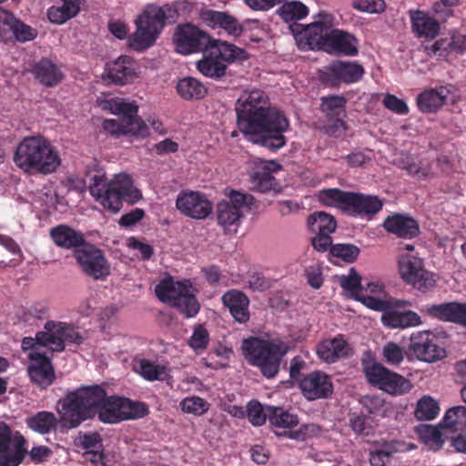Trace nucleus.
<instances>
[{
    "label": "nucleus",
    "instance_id": "423d86ee",
    "mask_svg": "<svg viewBox=\"0 0 466 466\" xmlns=\"http://www.w3.org/2000/svg\"><path fill=\"white\" fill-rule=\"evenodd\" d=\"M198 291L190 279L175 280L170 276L161 279L155 287L157 298L187 319L196 317L200 310V303L196 296Z\"/></svg>",
    "mask_w": 466,
    "mask_h": 466
},
{
    "label": "nucleus",
    "instance_id": "2f4dec72",
    "mask_svg": "<svg viewBox=\"0 0 466 466\" xmlns=\"http://www.w3.org/2000/svg\"><path fill=\"white\" fill-rule=\"evenodd\" d=\"M49 235L56 247L67 250L74 249V252L87 243L82 232L65 224L52 228Z\"/></svg>",
    "mask_w": 466,
    "mask_h": 466
},
{
    "label": "nucleus",
    "instance_id": "72a5a7b5",
    "mask_svg": "<svg viewBox=\"0 0 466 466\" xmlns=\"http://www.w3.org/2000/svg\"><path fill=\"white\" fill-rule=\"evenodd\" d=\"M450 93L449 88L443 86L425 89L416 98L418 109L424 114L437 112L446 103Z\"/></svg>",
    "mask_w": 466,
    "mask_h": 466
},
{
    "label": "nucleus",
    "instance_id": "cd10ccee",
    "mask_svg": "<svg viewBox=\"0 0 466 466\" xmlns=\"http://www.w3.org/2000/svg\"><path fill=\"white\" fill-rule=\"evenodd\" d=\"M351 350L350 343L342 334L332 339H325L317 346L318 357L327 363H334L339 359L350 356Z\"/></svg>",
    "mask_w": 466,
    "mask_h": 466
},
{
    "label": "nucleus",
    "instance_id": "9b49d317",
    "mask_svg": "<svg viewBox=\"0 0 466 466\" xmlns=\"http://www.w3.org/2000/svg\"><path fill=\"white\" fill-rule=\"evenodd\" d=\"M399 273L402 280L414 289L427 292L436 284L435 274L425 268L421 258L413 254L400 255L398 261Z\"/></svg>",
    "mask_w": 466,
    "mask_h": 466
},
{
    "label": "nucleus",
    "instance_id": "dca6fc26",
    "mask_svg": "<svg viewBox=\"0 0 466 466\" xmlns=\"http://www.w3.org/2000/svg\"><path fill=\"white\" fill-rule=\"evenodd\" d=\"M173 43L176 52L181 55H189L208 49L212 39L196 25L186 23L176 27Z\"/></svg>",
    "mask_w": 466,
    "mask_h": 466
},
{
    "label": "nucleus",
    "instance_id": "79ce46f5",
    "mask_svg": "<svg viewBox=\"0 0 466 466\" xmlns=\"http://www.w3.org/2000/svg\"><path fill=\"white\" fill-rule=\"evenodd\" d=\"M308 227L314 234L331 235L337 228V221L330 214L319 211L309 216Z\"/></svg>",
    "mask_w": 466,
    "mask_h": 466
},
{
    "label": "nucleus",
    "instance_id": "c756f323",
    "mask_svg": "<svg viewBox=\"0 0 466 466\" xmlns=\"http://www.w3.org/2000/svg\"><path fill=\"white\" fill-rule=\"evenodd\" d=\"M412 33L420 38L434 39L440 33V22L420 9L409 10Z\"/></svg>",
    "mask_w": 466,
    "mask_h": 466
},
{
    "label": "nucleus",
    "instance_id": "5fc2aeb1",
    "mask_svg": "<svg viewBox=\"0 0 466 466\" xmlns=\"http://www.w3.org/2000/svg\"><path fill=\"white\" fill-rule=\"evenodd\" d=\"M348 425L358 435L368 436L372 431L370 417L363 413L352 412L349 415Z\"/></svg>",
    "mask_w": 466,
    "mask_h": 466
},
{
    "label": "nucleus",
    "instance_id": "13d9d810",
    "mask_svg": "<svg viewBox=\"0 0 466 466\" xmlns=\"http://www.w3.org/2000/svg\"><path fill=\"white\" fill-rule=\"evenodd\" d=\"M382 355L386 362L391 365H399L404 359L403 349L394 342H388L382 349Z\"/></svg>",
    "mask_w": 466,
    "mask_h": 466
},
{
    "label": "nucleus",
    "instance_id": "6e6552de",
    "mask_svg": "<svg viewBox=\"0 0 466 466\" xmlns=\"http://www.w3.org/2000/svg\"><path fill=\"white\" fill-rule=\"evenodd\" d=\"M96 393L99 396L96 405V417L103 423L115 424L123 420L140 419L149 412L147 405L144 402L116 395L109 396L99 385H96Z\"/></svg>",
    "mask_w": 466,
    "mask_h": 466
},
{
    "label": "nucleus",
    "instance_id": "9d476101",
    "mask_svg": "<svg viewBox=\"0 0 466 466\" xmlns=\"http://www.w3.org/2000/svg\"><path fill=\"white\" fill-rule=\"evenodd\" d=\"M227 197L228 200H222L217 205L218 224L225 231L232 226H238L244 212L250 211L255 206V198L252 195L231 189Z\"/></svg>",
    "mask_w": 466,
    "mask_h": 466
},
{
    "label": "nucleus",
    "instance_id": "412c9836",
    "mask_svg": "<svg viewBox=\"0 0 466 466\" xmlns=\"http://www.w3.org/2000/svg\"><path fill=\"white\" fill-rule=\"evenodd\" d=\"M420 312L443 322H451L466 327V303L451 301L441 304H427Z\"/></svg>",
    "mask_w": 466,
    "mask_h": 466
},
{
    "label": "nucleus",
    "instance_id": "c85d7f7f",
    "mask_svg": "<svg viewBox=\"0 0 466 466\" xmlns=\"http://www.w3.org/2000/svg\"><path fill=\"white\" fill-rule=\"evenodd\" d=\"M136 76L135 62L128 56H121L106 66L104 79L115 85H127Z\"/></svg>",
    "mask_w": 466,
    "mask_h": 466
},
{
    "label": "nucleus",
    "instance_id": "20e7f679",
    "mask_svg": "<svg viewBox=\"0 0 466 466\" xmlns=\"http://www.w3.org/2000/svg\"><path fill=\"white\" fill-rule=\"evenodd\" d=\"M177 12L169 5H148L136 19L137 29L129 38V46L136 51L152 46L167 24L175 23Z\"/></svg>",
    "mask_w": 466,
    "mask_h": 466
},
{
    "label": "nucleus",
    "instance_id": "3c124183",
    "mask_svg": "<svg viewBox=\"0 0 466 466\" xmlns=\"http://www.w3.org/2000/svg\"><path fill=\"white\" fill-rule=\"evenodd\" d=\"M56 327H60L62 340H64V344L74 343L80 345L84 342V336L72 325L67 324L66 322H56L53 320H48L45 324V329H52Z\"/></svg>",
    "mask_w": 466,
    "mask_h": 466
},
{
    "label": "nucleus",
    "instance_id": "aec40b11",
    "mask_svg": "<svg viewBox=\"0 0 466 466\" xmlns=\"http://www.w3.org/2000/svg\"><path fill=\"white\" fill-rule=\"evenodd\" d=\"M299 388L308 400L327 399L333 393L331 379L325 372L317 370L304 376L299 380Z\"/></svg>",
    "mask_w": 466,
    "mask_h": 466
},
{
    "label": "nucleus",
    "instance_id": "a211bd4d",
    "mask_svg": "<svg viewBox=\"0 0 466 466\" xmlns=\"http://www.w3.org/2000/svg\"><path fill=\"white\" fill-rule=\"evenodd\" d=\"M339 285L340 287L349 291L350 296L355 300L360 301L367 308L382 311L389 308L390 303L386 299H381L380 298H375L365 294L363 292V284L361 283V277L355 270L354 268L350 269L348 275H342L339 277Z\"/></svg>",
    "mask_w": 466,
    "mask_h": 466
},
{
    "label": "nucleus",
    "instance_id": "5701e85b",
    "mask_svg": "<svg viewBox=\"0 0 466 466\" xmlns=\"http://www.w3.org/2000/svg\"><path fill=\"white\" fill-rule=\"evenodd\" d=\"M323 51L329 54L355 56L359 54V40L357 37L340 29L329 30L325 39Z\"/></svg>",
    "mask_w": 466,
    "mask_h": 466
},
{
    "label": "nucleus",
    "instance_id": "f704fd0d",
    "mask_svg": "<svg viewBox=\"0 0 466 466\" xmlns=\"http://www.w3.org/2000/svg\"><path fill=\"white\" fill-rule=\"evenodd\" d=\"M200 18L208 25L213 28H223L226 32L234 36H238L243 32V28L238 24V20L225 12L205 9L200 12Z\"/></svg>",
    "mask_w": 466,
    "mask_h": 466
},
{
    "label": "nucleus",
    "instance_id": "09e8293b",
    "mask_svg": "<svg viewBox=\"0 0 466 466\" xmlns=\"http://www.w3.org/2000/svg\"><path fill=\"white\" fill-rule=\"evenodd\" d=\"M439 412V403L431 396H424L417 403L415 417L419 420H431L435 419Z\"/></svg>",
    "mask_w": 466,
    "mask_h": 466
},
{
    "label": "nucleus",
    "instance_id": "58836bf2",
    "mask_svg": "<svg viewBox=\"0 0 466 466\" xmlns=\"http://www.w3.org/2000/svg\"><path fill=\"white\" fill-rule=\"evenodd\" d=\"M60 418L58 419L53 412L41 410L26 418V426L41 435H46L56 431Z\"/></svg>",
    "mask_w": 466,
    "mask_h": 466
},
{
    "label": "nucleus",
    "instance_id": "e2e57ef3",
    "mask_svg": "<svg viewBox=\"0 0 466 466\" xmlns=\"http://www.w3.org/2000/svg\"><path fill=\"white\" fill-rule=\"evenodd\" d=\"M31 462L35 464H40L47 461L51 456L53 455V451L44 445L35 446L31 449V451L27 450V454Z\"/></svg>",
    "mask_w": 466,
    "mask_h": 466
},
{
    "label": "nucleus",
    "instance_id": "ea45409f",
    "mask_svg": "<svg viewBox=\"0 0 466 466\" xmlns=\"http://www.w3.org/2000/svg\"><path fill=\"white\" fill-rule=\"evenodd\" d=\"M61 5H53L47 10V17L53 24L63 25L77 15L81 8V0H60Z\"/></svg>",
    "mask_w": 466,
    "mask_h": 466
},
{
    "label": "nucleus",
    "instance_id": "864d4df0",
    "mask_svg": "<svg viewBox=\"0 0 466 466\" xmlns=\"http://www.w3.org/2000/svg\"><path fill=\"white\" fill-rule=\"evenodd\" d=\"M180 407L185 413L202 416L209 410V403L201 397L191 396L183 399Z\"/></svg>",
    "mask_w": 466,
    "mask_h": 466
},
{
    "label": "nucleus",
    "instance_id": "0eeeda50",
    "mask_svg": "<svg viewBox=\"0 0 466 466\" xmlns=\"http://www.w3.org/2000/svg\"><path fill=\"white\" fill-rule=\"evenodd\" d=\"M242 351L248 362L258 367L267 379H272L279 371L283 357L288 352V347L283 342L265 340L250 337L243 340Z\"/></svg>",
    "mask_w": 466,
    "mask_h": 466
},
{
    "label": "nucleus",
    "instance_id": "49530a36",
    "mask_svg": "<svg viewBox=\"0 0 466 466\" xmlns=\"http://www.w3.org/2000/svg\"><path fill=\"white\" fill-rule=\"evenodd\" d=\"M60 332V327L39 331L36 333V343L39 346L49 348L52 351L61 352L65 350V345Z\"/></svg>",
    "mask_w": 466,
    "mask_h": 466
},
{
    "label": "nucleus",
    "instance_id": "1a4fd4ad",
    "mask_svg": "<svg viewBox=\"0 0 466 466\" xmlns=\"http://www.w3.org/2000/svg\"><path fill=\"white\" fill-rule=\"evenodd\" d=\"M445 332H436L431 329L412 332L407 348V354L417 360L433 363L446 357V350L441 338H446Z\"/></svg>",
    "mask_w": 466,
    "mask_h": 466
},
{
    "label": "nucleus",
    "instance_id": "473e14b6",
    "mask_svg": "<svg viewBox=\"0 0 466 466\" xmlns=\"http://www.w3.org/2000/svg\"><path fill=\"white\" fill-rule=\"evenodd\" d=\"M223 305L228 309L233 319L238 323H246L249 319V299L238 289H230L221 297Z\"/></svg>",
    "mask_w": 466,
    "mask_h": 466
},
{
    "label": "nucleus",
    "instance_id": "6ab92c4d",
    "mask_svg": "<svg viewBox=\"0 0 466 466\" xmlns=\"http://www.w3.org/2000/svg\"><path fill=\"white\" fill-rule=\"evenodd\" d=\"M176 206L186 217L194 219H204L212 212V203L207 197L198 191L183 190L177 196Z\"/></svg>",
    "mask_w": 466,
    "mask_h": 466
},
{
    "label": "nucleus",
    "instance_id": "774afa93",
    "mask_svg": "<svg viewBox=\"0 0 466 466\" xmlns=\"http://www.w3.org/2000/svg\"><path fill=\"white\" fill-rule=\"evenodd\" d=\"M208 331L204 328L198 327L189 339V346L194 350H204L208 344Z\"/></svg>",
    "mask_w": 466,
    "mask_h": 466
},
{
    "label": "nucleus",
    "instance_id": "4c0bfd02",
    "mask_svg": "<svg viewBox=\"0 0 466 466\" xmlns=\"http://www.w3.org/2000/svg\"><path fill=\"white\" fill-rule=\"evenodd\" d=\"M208 48L210 53H215L218 59L223 61L227 66L235 61H244L248 59V54L244 49L220 40L212 39V43L209 45Z\"/></svg>",
    "mask_w": 466,
    "mask_h": 466
},
{
    "label": "nucleus",
    "instance_id": "69168bd1",
    "mask_svg": "<svg viewBox=\"0 0 466 466\" xmlns=\"http://www.w3.org/2000/svg\"><path fill=\"white\" fill-rule=\"evenodd\" d=\"M305 277L308 284L315 289H319L323 284L322 269L319 266H309L305 269Z\"/></svg>",
    "mask_w": 466,
    "mask_h": 466
},
{
    "label": "nucleus",
    "instance_id": "b1692460",
    "mask_svg": "<svg viewBox=\"0 0 466 466\" xmlns=\"http://www.w3.org/2000/svg\"><path fill=\"white\" fill-rule=\"evenodd\" d=\"M332 22V15L326 12L319 13L317 21L303 27V30L299 33L300 40L305 39L309 49L318 47L323 50L326 45L325 39Z\"/></svg>",
    "mask_w": 466,
    "mask_h": 466
},
{
    "label": "nucleus",
    "instance_id": "7ed1b4c3",
    "mask_svg": "<svg viewBox=\"0 0 466 466\" xmlns=\"http://www.w3.org/2000/svg\"><path fill=\"white\" fill-rule=\"evenodd\" d=\"M93 183L89 187L90 194L98 200L104 208L117 213L123 202L135 204L142 198L140 190L134 187L133 179L129 175L118 174L105 183L104 175H95Z\"/></svg>",
    "mask_w": 466,
    "mask_h": 466
},
{
    "label": "nucleus",
    "instance_id": "a878e982",
    "mask_svg": "<svg viewBox=\"0 0 466 466\" xmlns=\"http://www.w3.org/2000/svg\"><path fill=\"white\" fill-rule=\"evenodd\" d=\"M197 69L206 77H209L215 81H221L228 87L237 80L236 74L228 69V66L218 59L215 53L205 56L201 60L197 62Z\"/></svg>",
    "mask_w": 466,
    "mask_h": 466
},
{
    "label": "nucleus",
    "instance_id": "2eb2a0df",
    "mask_svg": "<svg viewBox=\"0 0 466 466\" xmlns=\"http://www.w3.org/2000/svg\"><path fill=\"white\" fill-rule=\"evenodd\" d=\"M82 272L95 280H105L110 275V263L102 249L91 243L74 252Z\"/></svg>",
    "mask_w": 466,
    "mask_h": 466
},
{
    "label": "nucleus",
    "instance_id": "39448f33",
    "mask_svg": "<svg viewBox=\"0 0 466 466\" xmlns=\"http://www.w3.org/2000/svg\"><path fill=\"white\" fill-rule=\"evenodd\" d=\"M96 385L82 386L68 391L57 402V413L63 425L76 429L84 421L96 418L98 395Z\"/></svg>",
    "mask_w": 466,
    "mask_h": 466
},
{
    "label": "nucleus",
    "instance_id": "f257e3e1",
    "mask_svg": "<svg viewBox=\"0 0 466 466\" xmlns=\"http://www.w3.org/2000/svg\"><path fill=\"white\" fill-rule=\"evenodd\" d=\"M236 124L243 137L254 145L277 152L287 144L289 120L261 89L244 91L235 103Z\"/></svg>",
    "mask_w": 466,
    "mask_h": 466
},
{
    "label": "nucleus",
    "instance_id": "338daca9",
    "mask_svg": "<svg viewBox=\"0 0 466 466\" xmlns=\"http://www.w3.org/2000/svg\"><path fill=\"white\" fill-rule=\"evenodd\" d=\"M127 247L131 249L138 250L141 258L145 260L150 259L154 254V248L151 245L140 241L136 237L127 238Z\"/></svg>",
    "mask_w": 466,
    "mask_h": 466
},
{
    "label": "nucleus",
    "instance_id": "7c9ffc66",
    "mask_svg": "<svg viewBox=\"0 0 466 466\" xmlns=\"http://www.w3.org/2000/svg\"><path fill=\"white\" fill-rule=\"evenodd\" d=\"M281 169V166L276 161L263 162L261 166L250 175V184L253 189L261 193L276 190L279 184L273 173Z\"/></svg>",
    "mask_w": 466,
    "mask_h": 466
},
{
    "label": "nucleus",
    "instance_id": "680f3d73",
    "mask_svg": "<svg viewBox=\"0 0 466 466\" xmlns=\"http://www.w3.org/2000/svg\"><path fill=\"white\" fill-rule=\"evenodd\" d=\"M126 135L131 134L135 137H147L149 135L148 127L137 116H134L133 119H129L125 122Z\"/></svg>",
    "mask_w": 466,
    "mask_h": 466
},
{
    "label": "nucleus",
    "instance_id": "393cba45",
    "mask_svg": "<svg viewBox=\"0 0 466 466\" xmlns=\"http://www.w3.org/2000/svg\"><path fill=\"white\" fill-rule=\"evenodd\" d=\"M382 227L388 233L403 239H412L420 233L419 222L406 213H392L384 219Z\"/></svg>",
    "mask_w": 466,
    "mask_h": 466
},
{
    "label": "nucleus",
    "instance_id": "c9c22d12",
    "mask_svg": "<svg viewBox=\"0 0 466 466\" xmlns=\"http://www.w3.org/2000/svg\"><path fill=\"white\" fill-rule=\"evenodd\" d=\"M31 73L41 85L49 87L58 85L64 77L60 68L48 58H42L35 63Z\"/></svg>",
    "mask_w": 466,
    "mask_h": 466
},
{
    "label": "nucleus",
    "instance_id": "0e129e2a",
    "mask_svg": "<svg viewBox=\"0 0 466 466\" xmlns=\"http://www.w3.org/2000/svg\"><path fill=\"white\" fill-rule=\"evenodd\" d=\"M19 42L31 41L36 36V31L22 21H18L11 30Z\"/></svg>",
    "mask_w": 466,
    "mask_h": 466
},
{
    "label": "nucleus",
    "instance_id": "6e6d98bb",
    "mask_svg": "<svg viewBox=\"0 0 466 466\" xmlns=\"http://www.w3.org/2000/svg\"><path fill=\"white\" fill-rule=\"evenodd\" d=\"M360 253V248L353 244L339 243L330 248V254L347 263L354 262Z\"/></svg>",
    "mask_w": 466,
    "mask_h": 466
},
{
    "label": "nucleus",
    "instance_id": "a19ab883",
    "mask_svg": "<svg viewBox=\"0 0 466 466\" xmlns=\"http://www.w3.org/2000/svg\"><path fill=\"white\" fill-rule=\"evenodd\" d=\"M176 89L180 97L187 101L202 99L208 93L204 84L193 76L179 79Z\"/></svg>",
    "mask_w": 466,
    "mask_h": 466
},
{
    "label": "nucleus",
    "instance_id": "f03ea898",
    "mask_svg": "<svg viewBox=\"0 0 466 466\" xmlns=\"http://www.w3.org/2000/svg\"><path fill=\"white\" fill-rule=\"evenodd\" d=\"M15 164L27 174H50L60 166L57 150L42 137H25L14 154Z\"/></svg>",
    "mask_w": 466,
    "mask_h": 466
},
{
    "label": "nucleus",
    "instance_id": "bb28decb",
    "mask_svg": "<svg viewBox=\"0 0 466 466\" xmlns=\"http://www.w3.org/2000/svg\"><path fill=\"white\" fill-rule=\"evenodd\" d=\"M383 202L377 196L350 192L346 214L354 218H364L379 213Z\"/></svg>",
    "mask_w": 466,
    "mask_h": 466
},
{
    "label": "nucleus",
    "instance_id": "e433bc0d",
    "mask_svg": "<svg viewBox=\"0 0 466 466\" xmlns=\"http://www.w3.org/2000/svg\"><path fill=\"white\" fill-rule=\"evenodd\" d=\"M383 310L382 323L391 329H407L416 327L422 323L418 313L412 310L398 311L394 309Z\"/></svg>",
    "mask_w": 466,
    "mask_h": 466
},
{
    "label": "nucleus",
    "instance_id": "4be33fe9",
    "mask_svg": "<svg viewBox=\"0 0 466 466\" xmlns=\"http://www.w3.org/2000/svg\"><path fill=\"white\" fill-rule=\"evenodd\" d=\"M27 357L30 360L27 372L32 382L41 389H46L53 384L56 375L51 360L39 351H30Z\"/></svg>",
    "mask_w": 466,
    "mask_h": 466
},
{
    "label": "nucleus",
    "instance_id": "f8f14e48",
    "mask_svg": "<svg viewBox=\"0 0 466 466\" xmlns=\"http://www.w3.org/2000/svg\"><path fill=\"white\" fill-rule=\"evenodd\" d=\"M363 371L371 385L389 394L402 395L412 388V384L408 379L390 370L380 363L364 364Z\"/></svg>",
    "mask_w": 466,
    "mask_h": 466
},
{
    "label": "nucleus",
    "instance_id": "a18cd8bd",
    "mask_svg": "<svg viewBox=\"0 0 466 466\" xmlns=\"http://www.w3.org/2000/svg\"><path fill=\"white\" fill-rule=\"evenodd\" d=\"M442 424L454 432L466 433V407L460 405L449 409Z\"/></svg>",
    "mask_w": 466,
    "mask_h": 466
},
{
    "label": "nucleus",
    "instance_id": "603ef678",
    "mask_svg": "<svg viewBox=\"0 0 466 466\" xmlns=\"http://www.w3.org/2000/svg\"><path fill=\"white\" fill-rule=\"evenodd\" d=\"M110 111L123 117V122L133 119L137 116L138 106L135 103L126 102L124 99L116 98L108 101Z\"/></svg>",
    "mask_w": 466,
    "mask_h": 466
},
{
    "label": "nucleus",
    "instance_id": "bf43d9fd",
    "mask_svg": "<svg viewBox=\"0 0 466 466\" xmlns=\"http://www.w3.org/2000/svg\"><path fill=\"white\" fill-rule=\"evenodd\" d=\"M351 5L355 10L370 14H380L386 7L384 0H354Z\"/></svg>",
    "mask_w": 466,
    "mask_h": 466
},
{
    "label": "nucleus",
    "instance_id": "8fccbe9b",
    "mask_svg": "<svg viewBox=\"0 0 466 466\" xmlns=\"http://www.w3.org/2000/svg\"><path fill=\"white\" fill-rule=\"evenodd\" d=\"M137 371L149 381L164 380L167 375L165 366L155 364L145 359L138 362Z\"/></svg>",
    "mask_w": 466,
    "mask_h": 466
},
{
    "label": "nucleus",
    "instance_id": "4d7b16f0",
    "mask_svg": "<svg viewBox=\"0 0 466 466\" xmlns=\"http://www.w3.org/2000/svg\"><path fill=\"white\" fill-rule=\"evenodd\" d=\"M268 406L263 407L258 401H249L248 404V418L254 426L263 425L268 420Z\"/></svg>",
    "mask_w": 466,
    "mask_h": 466
},
{
    "label": "nucleus",
    "instance_id": "4468645a",
    "mask_svg": "<svg viewBox=\"0 0 466 466\" xmlns=\"http://www.w3.org/2000/svg\"><path fill=\"white\" fill-rule=\"evenodd\" d=\"M364 74L363 66L358 62L336 60L319 70V78L327 86L339 87L360 81Z\"/></svg>",
    "mask_w": 466,
    "mask_h": 466
},
{
    "label": "nucleus",
    "instance_id": "c03bdc74",
    "mask_svg": "<svg viewBox=\"0 0 466 466\" xmlns=\"http://www.w3.org/2000/svg\"><path fill=\"white\" fill-rule=\"evenodd\" d=\"M350 193L339 188H326L319 192L318 200L324 206L338 208L346 213Z\"/></svg>",
    "mask_w": 466,
    "mask_h": 466
},
{
    "label": "nucleus",
    "instance_id": "f3484780",
    "mask_svg": "<svg viewBox=\"0 0 466 466\" xmlns=\"http://www.w3.org/2000/svg\"><path fill=\"white\" fill-rule=\"evenodd\" d=\"M268 421L276 429L289 430L283 433L275 432L278 436H286L295 441H305L316 431L314 424H303L299 430L291 431L299 423V417L286 410L282 407L268 406Z\"/></svg>",
    "mask_w": 466,
    "mask_h": 466
},
{
    "label": "nucleus",
    "instance_id": "de8ad7c7",
    "mask_svg": "<svg viewBox=\"0 0 466 466\" xmlns=\"http://www.w3.org/2000/svg\"><path fill=\"white\" fill-rule=\"evenodd\" d=\"M282 6L279 9L278 13L281 18L286 22L300 20L306 17L309 14V8L298 1L284 2Z\"/></svg>",
    "mask_w": 466,
    "mask_h": 466
},
{
    "label": "nucleus",
    "instance_id": "ddd939ff",
    "mask_svg": "<svg viewBox=\"0 0 466 466\" xmlns=\"http://www.w3.org/2000/svg\"><path fill=\"white\" fill-rule=\"evenodd\" d=\"M27 454V442L19 431H13L0 420V466H19Z\"/></svg>",
    "mask_w": 466,
    "mask_h": 466
},
{
    "label": "nucleus",
    "instance_id": "37998d69",
    "mask_svg": "<svg viewBox=\"0 0 466 466\" xmlns=\"http://www.w3.org/2000/svg\"><path fill=\"white\" fill-rule=\"evenodd\" d=\"M347 99L342 95H329L320 98V111L328 119L343 117L346 113Z\"/></svg>",
    "mask_w": 466,
    "mask_h": 466
},
{
    "label": "nucleus",
    "instance_id": "052dcab7",
    "mask_svg": "<svg viewBox=\"0 0 466 466\" xmlns=\"http://www.w3.org/2000/svg\"><path fill=\"white\" fill-rule=\"evenodd\" d=\"M385 108L397 115H408L410 112L407 103L392 94H386L382 100Z\"/></svg>",
    "mask_w": 466,
    "mask_h": 466
}]
</instances>
